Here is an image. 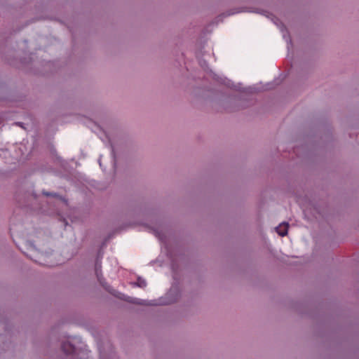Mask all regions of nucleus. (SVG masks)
I'll use <instances>...</instances> for the list:
<instances>
[{
	"mask_svg": "<svg viewBox=\"0 0 359 359\" xmlns=\"http://www.w3.org/2000/svg\"><path fill=\"white\" fill-rule=\"evenodd\" d=\"M102 257H100L97 255L96 257L95 262V273L97 277V279L98 282L102 285L103 287H105L110 293H111L115 297H118V299L123 300L125 302H127L128 303L137 304V305H156L155 304H147L145 300L140 299L138 298H134L129 296H127L124 294H122L121 292H116L115 290H112L111 291L107 287L105 286L107 283L105 282V279L102 276V262H101Z\"/></svg>",
	"mask_w": 359,
	"mask_h": 359,
	"instance_id": "obj_1",
	"label": "nucleus"
},
{
	"mask_svg": "<svg viewBox=\"0 0 359 359\" xmlns=\"http://www.w3.org/2000/svg\"><path fill=\"white\" fill-rule=\"evenodd\" d=\"M230 102L233 105L226 109L227 112H234L248 107L250 104L247 100L241 97H233L230 99Z\"/></svg>",
	"mask_w": 359,
	"mask_h": 359,
	"instance_id": "obj_2",
	"label": "nucleus"
},
{
	"mask_svg": "<svg viewBox=\"0 0 359 359\" xmlns=\"http://www.w3.org/2000/svg\"><path fill=\"white\" fill-rule=\"evenodd\" d=\"M109 348V353H107L106 351L100 348V359H116V355L114 351V348L111 344H107Z\"/></svg>",
	"mask_w": 359,
	"mask_h": 359,
	"instance_id": "obj_3",
	"label": "nucleus"
},
{
	"mask_svg": "<svg viewBox=\"0 0 359 359\" xmlns=\"http://www.w3.org/2000/svg\"><path fill=\"white\" fill-rule=\"evenodd\" d=\"M62 351L66 354L74 356L76 353V347L69 341H63L61 344Z\"/></svg>",
	"mask_w": 359,
	"mask_h": 359,
	"instance_id": "obj_4",
	"label": "nucleus"
},
{
	"mask_svg": "<svg viewBox=\"0 0 359 359\" xmlns=\"http://www.w3.org/2000/svg\"><path fill=\"white\" fill-rule=\"evenodd\" d=\"M289 224L287 222H283L276 227V232L280 236H285L287 233Z\"/></svg>",
	"mask_w": 359,
	"mask_h": 359,
	"instance_id": "obj_5",
	"label": "nucleus"
},
{
	"mask_svg": "<svg viewBox=\"0 0 359 359\" xmlns=\"http://www.w3.org/2000/svg\"><path fill=\"white\" fill-rule=\"evenodd\" d=\"M133 285L139 287L140 288H144L147 287V282L142 277H137V281L133 283Z\"/></svg>",
	"mask_w": 359,
	"mask_h": 359,
	"instance_id": "obj_6",
	"label": "nucleus"
},
{
	"mask_svg": "<svg viewBox=\"0 0 359 359\" xmlns=\"http://www.w3.org/2000/svg\"><path fill=\"white\" fill-rule=\"evenodd\" d=\"M43 194L46 196H51V197H53V198H59L60 200L63 199L61 196H60L58 194L55 193V192H48V191H43Z\"/></svg>",
	"mask_w": 359,
	"mask_h": 359,
	"instance_id": "obj_7",
	"label": "nucleus"
},
{
	"mask_svg": "<svg viewBox=\"0 0 359 359\" xmlns=\"http://www.w3.org/2000/svg\"><path fill=\"white\" fill-rule=\"evenodd\" d=\"M0 327L4 328L6 332H8V330H9V329H8V323L6 320L0 322Z\"/></svg>",
	"mask_w": 359,
	"mask_h": 359,
	"instance_id": "obj_8",
	"label": "nucleus"
},
{
	"mask_svg": "<svg viewBox=\"0 0 359 359\" xmlns=\"http://www.w3.org/2000/svg\"><path fill=\"white\" fill-rule=\"evenodd\" d=\"M111 154L112 156H114V158H115V149H114V146L112 145V144H111Z\"/></svg>",
	"mask_w": 359,
	"mask_h": 359,
	"instance_id": "obj_9",
	"label": "nucleus"
},
{
	"mask_svg": "<svg viewBox=\"0 0 359 359\" xmlns=\"http://www.w3.org/2000/svg\"><path fill=\"white\" fill-rule=\"evenodd\" d=\"M155 234L156 236H158L160 239H161V236H160V234L158 233V232L157 231H155Z\"/></svg>",
	"mask_w": 359,
	"mask_h": 359,
	"instance_id": "obj_10",
	"label": "nucleus"
},
{
	"mask_svg": "<svg viewBox=\"0 0 359 359\" xmlns=\"http://www.w3.org/2000/svg\"><path fill=\"white\" fill-rule=\"evenodd\" d=\"M16 124L18 125V126H22L21 123H16Z\"/></svg>",
	"mask_w": 359,
	"mask_h": 359,
	"instance_id": "obj_11",
	"label": "nucleus"
}]
</instances>
